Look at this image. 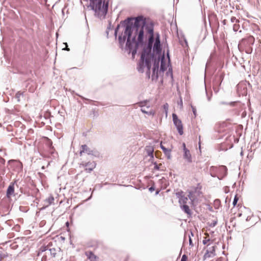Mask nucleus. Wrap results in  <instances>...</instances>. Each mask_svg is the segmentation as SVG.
<instances>
[{"mask_svg": "<svg viewBox=\"0 0 261 261\" xmlns=\"http://www.w3.org/2000/svg\"><path fill=\"white\" fill-rule=\"evenodd\" d=\"M121 23L125 29L118 37L120 45L122 47L126 39V48L129 50V53L132 52L133 57L138 48L143 46L138 70L143 72L144 63L148 70H150L151 62L153 61L152 71L154 73L159 68L162 46L160 34L156 33L154 36L153 23H147L142 15L128 17Z\"/></svg>", "mask_w": 261, "mask_h": 261, "instance_id": "f257e3e1", "label": "nucleus"}, {"mask_svg": "<svg viewBox=\"0 0 261 261\" xmlns=\"http://www.w3.org/2000/svg\"><path fill=\"white\" fill-rule=\"evenodd\" d=\"M97 0H90V6L91 7V9L94 11L95 15L96 17L100 19H104L108 12V2L104 3L101 7L98 10L97 7L98 6V3L95 4V2Z\"/></svg>", "mask_w": 261, "mask_h": 261, "instance_id": "f03ea898", "label": "nucleus"}, {"mask_svg": "<svg viewBox=\"0 0 261 261\" xmlns=\"http://www.w3.org/2000/svg\"><path fill=\"white\" fill-rule=\"evenodd\" d=\"M172 118L173 123L176 126L178 133L179 135H182L184 133V132L181 121L178 118L177 115L175 113L172 114Z\"/></svg>", "mask_w": 261, "mask_h": 261, "instance_id": "7ed1b4c3", "label": "nucleus"}, {"mask_svg": "<svg viewBox=\"0 0 261 261\" xmlns=\"http://www.w3.org/2000/svg\"><path fill=\"white\" fill-rule=\"evenodd\" d=\"M81 166H82L85 168V170L88 172H91L96 167V163L95 162H86L84 161L80 164Z\"/></svg>", "mask_w": 261, "mask_h": 261, "instance_id": "20e7f679", "label": "nucleus"}, {"mask_svg": "<svg viewBox=\"0 0 261 261\" xmlns=\"http://www.w3.org/2000/svg\"><path fill=\"white\" fill-rule=\"evenodd\" d=\"M43 252H45V254H50L52 257H55L56 255V250L55 248L48 249L46 246L41 247L38 253V255L41 254Z\"/></svg>", "mask_w": 261, "mask_h": 261, "instance_id": "39448f33", "label": "nucleus"}, {"mask_svg": "<svg viewBox=\"0 0 261 261\" xmlns=\"http://www.w3.org/2000/svg\"><path fill=\"white\" fill-rule=\"evenodd\" d=\"M15 184H17V180H15L14 181L11 182L6 192V196L7 198H10L12 196H15L14 192V186Z\"/></svg>", "mask_w": 261, "mask_h": 261, "instance_id": "423d86ee", "label": "nucleus"}, {"mask_svg": "<svg viewBox=\"0 0 261 261\" xmlns=\"http://www.w3.org/2000/svg\"><path fill=\"white\" fill-rule=\"evenodd\" d=\"M87 153L89 155H95L94 153L93 150H92L91 148L88 147L87 145H82L81 146V150L80 151V155L81 156L83 155L84 153Z\"/></svg>", "mask_w": 261, "mask_h": 261, "instance_id": "0eeeda50", "label": "nucleus"}, {"mask_svg": "<svg viewBox=\"0 0 261 261\" xmlns=\"http://www.w3.org/2000/svg\"><path fill=\"white\" fill-rule=\"evenodd\" d=\"M244 43L246 42L247 44H249V46L245 48V52L247 54H251L252 51V48L250 46V45H253L254 42V38L250 36L246 40L243 41Z\"/></svg>", "mask_w": 261, "mask_h": 261, "instance_id": "6e6552de", "label": "nucleus"}, {"mask_svg": "<svg viewBox=\"0 0 261 261\" xmlns=\"http://www.w3.org/2000/svg\"><path fill=\"white\" fill-rule=\"evenodd\" d=\"M197 191L196 189L194 191H189L188 195V198L191 200L192 203H194L197 200Z\"/></svg>", "mask_w": 261, "mask_h": 261, "instance_id": "1a4fd4ad", "label": "nucleus"}, {"mask_svg": "<svg viewBox=\"0 0 261 261\" xmlns=\"http://www.w3.org/2000/svg\"><path fill=\"white\" fill-rule=\"evenodd\" d=\"M183 158L188 163H191L192 162L191 154L189 149H185V151H184Z\"/></svg>", "mask_w": 261, "mask_h": 261, "instance_id": "9d476101", "label": "nucleus"}, {"mask_svg": "<svg viewBox=\"0 0 261 261\" xmlns=\"http://www.w3.org/2000/svg\"><path fill=\"white\" fill-rule=\"evenodd\" d=\"M161 148L164 152L165 155L167 156V159L170 160L171 158V149L166 148L163 145H162V143H161Z\"/></svg>", "mask_w": 261, "mask_h": 261, "instance_id": "9b49d317", "label": "nucleus"}, {"mask_svg": "<svg viewBox=\"0 0 261 261\" xmlns=\"http://www.w3.org/2000/svg\"><path fill=\"white\" fill-rule=\"evenodd\" d=\"M5 160L2 157H0V174L4 175L5 174Z\"/></svg>", "mask_w": 261, "mask_h": 261, "instance_id": "f8f14e48", "label": "nucleus"}, {"mask_svg": "<svg viewBox=\"0 0 261 261\" xmlns=\"http://www.w3.org/2000/svg\"><path fill=\"white\" fill-rule=\"evenodd\" d=\"M240 211H241V213H239L238 214L239 217H241L243 215L242 212H244V213H245L246 214H249L251 213L250 209L248 208H246L245 206L241 207L240 208Z\"/></svg>", "mask_w": 261, "mask_h": 261, "instance_id": "ddd939ff", "label": "nucleus"}, {"mask_svg": "<svg viewBox=\"0 0 261 261\" xmlns=\"http://www.w3.org/2000/svg\"><path fill=\"white\" fill-rule=\"evenodd\" d=\"M180 208L188 215H191V210L187 204L180 205Z\"/></svg>", "mask_w": 261, "mask_h": 261, "instance_id": "4468645a", "label": "nucleus"}, {"mask_svg": "<svg viewBox=\"0 0 261 261\" xmlns=\"http://www.w3.org/2000/svg\"><path fill=\"white\" fill-rule=\"evenodd\" d=\"M87 255L90 261H98V258L92 252H89Z\"/></svg>", "mask_w": 261, "mask_h": 261, "instance_id": "2eb2a0df", "label": "nucleus"}, {"mask_svg": "<svg viewBox=\"0 0 261 261\" xmlns=\"http://www.w3.org/2000/svg\"><path fill=\"white\" fill-rule=\"evenodd\" d=\"M146 150V152L147 153L148 155L151 158H153V151H154L153 148L151 146H149V147H147Z\"/></svg>", "mask_w": 261, "mask_h": 261, "instance_id": "dca6fc26", "label": "nucleus"}, {"mask_svg": "<svg viewBox=\"0 0 261 261\" xmlns=\"http://www.w3.org/2000/svg\"><path fill=\"white\" fill-rule=\"evenodd\" d=\"M188 198V197L184 196L180 200H179V203L180 205L187 204Z\"/></svg>", "mask_w": 261, "mask_h": 261, "instance_id": "f3484780", "label": "nucleus"}, {"mask_svg": "<svg viewBox=\"0 0 261 261\" xmlns=\"http://www.w3.org/2000/svg\"><path fill=\"white\" fill-rule=\"evenodd\" d=\"M54 201V198L53 196L50 195L48 198L46 199L45 202L47 203V205L51 204Z\"/></svg>", "mask_w": 261, "mask_h": 261, "instance_id": "a211bd4d", "label": "nucleus"}, {"mask_svg": "<svg viewBox=\"0 0 261 261\" xmlns=\"http://www.w3.org/2000/svg\"><path fill=\"white\" fill-rule=\"evenodd\" d=\"M141 111L142 113H143L144 114H146L148 115L153 116L155 114V112L152 110L148 112V111H146L145 109L142 108L141 109Z\"/></svg>", "mask_w": 261, "mask_h": 261, "instance_id": "6ab92c4d", "label": "nucleus"}, {"mask_svg": "<svg viewBox=\"0 0 261 261\" xmlns=\"http://www.w3.org/2000/svg\"><path fill=\"white\" fill-rule=\"evenodd\" d=\"M23 96V93L19 91L16 94L15 97L17 99V101H19L20 100V97Z\"/></svg>", "mask_w": 261, "mask_h": 261, "instance_id": "aec40b11", "label": "nucleus"}, {"mask_svg": "<svg viewBox=\"0 0 261 261\" xmlns=\"http://www.w3.org/2000/svg\"><path fill=\"white\" fill-rule=\"evenodd\" d=\"M215 248L216 247L214 246L210 247L208 250L210 253H211L213 256L215 255Z\"/></svg>", "mask_w": 261, "mask_h": 261, "instance_id": "412c9836", "label": "nucleus"}, {"mask_svg": "<svg viewBox=\"0 0 261 261\" xmlns=\"http://www.w3.org/2000/svg\"><path fill=\"white\" fill-rule=\"evenodd\" d=\"M220 170L224 172V176L226 175L227 169L226 166H222L220 167Z\"/></svg>", "mask_w": 261, "mask_h": 261, "instance_id": "4be33fe9", "label": "nucleus"}, {"mask_svg": "<svg viewBox=\"0 0 261 261\" xmlns=\"http://www.w3.org/2000/svg\"><path fill=\"white\" fill-rule=\"evenodd\" d=\"M176 196L179 199V200H180L185 195H184V192L181 191L176 193Z\"/></svg>", "mask_w": 261, "mask_h": 261, "instance_id": "5701e85b", "label": "nucleus"}, {"mask_svg": "<svg viewBox=\"0 0 261 261\" xmlns=\"http://www.w3.org/2000/svg\"><path fill=\"white\" fill-rule=\"evenodd\" d=\"M240 28L239 23H235L233 25V30L234 32H237Z\"/></svg>", "mask_w": 261, "mask_h": 261, "instance_id": "b1692460", "label": "nucleus"}, {"mask_svg": "<svg viewBox=\"0 0 261 261\" xmlns=\"http://www.w3.org/2000/svg\"><path fill=\"white\" fill-rule=\"evenodd\" d=\"M168 107H169V106L167 103H165L163 106V108L164 109V110L165 112L166 116L167 115V113H168Z\"/></svg>", "mask_w": 261, "mask_h": 261, "instance_id": "393cba45", "label": "nucleus"}, {"mask_svg": "<svg viewBox=\"0 0 261 261\" xmlns=\"http://www.w3.org/2000/svg\"><path fill=\"white\" fill-rule=\"evenodd\" d=\"M203 257H204V258L205 259V258L212 257L213 256H212V255L211 253H210L209 251L207 250L206 251V252L205 253Z\"/></svg>", "mask_w": 261, "mask_h": 261, "instance_id": "a878e982", "label": "nucleus"}, {"mask_svg": "<svg viewBox=\"0 0 261 261\" xmlns=\"http://www.w3.org/2000/svg\"><path fill=\"white\" fill-rule=\"evenodd\" d=\"M230 21L232 23H239L240 21L239 19H237L235 17H231L230 19Z\"/></svg>", "mask_w": 261, "mask_h": 261, "instance_id": "bb28decb", "label": "nucleus"}, {"mask_svg": "<svg viewBox=\"0 0 261 261\" xmlns=\"http://www.w3.org/2000/svg\"><path fill=\"white\" fill-rule=\"evenodd\" d=\"M103 4L105 2V0H98V6L97 7V9H99V8L101 7V5H102V3Z\"/></svg>", "mask_w": 261, "mask_h": 261, "instance_id": "cd10ccee", "label": "nucleus"}, {"mask_svg": "<svg viewBox=\"0 0 261 261\" xmlns=\"http://www.w3.org/2000/svg\"><path fill=\"white\" fill-rule=\"evenodd\" d=\"M217 223V221L216 220H213L210 224L209 226L210 227H213L216 225Z\"/></svg>", "mask_w": 261, "mask_h": 261, "instance_id": "c85d7f7f", "label": "nucleus"}, {"mask_svg": "<svg viewBox=\"0 0 261 261\" xmlns=\"http://www.w3.org/2000/svg\"><path fill=\"white\" fill-rule=\"evenodd\" d=\"M235 103H236L235 102H231L230 103H227V102H224V101H221L220 102V103L221 105H228V104H229V105H230V106H234Z\"/></svg>", "mask_w": 261, "mask_h": 261, "instance_id": "c756f323", "label": "nucleus"}, {"mask_svg": "<svg viewBox=\"0 0 261 261\" xmlns=\"http://www.w3.org/2000/svg\"><path fill=\"white\" fill-rule=\"evenodd\" d=\"M164 57L163 56L161 59V69L162 70V71H164L165 69L164 68Z\"/></svg>", "mask_w": 261, "mask_h": 261, "instance_id": "7c9ffc66", "label": "nucleus"}, {"mask_svg": "<svg viewBox=\"0 0 261 261\" xmlns=\"http://www.w3.org/2000/svg\"><path fill=\"white\" fill-rule=\"evenodd\" d=\"M48 145L50 149H53L54 147L53 146V142L51 141L48 139Z\"/></svg>", "mask_w": 261, "mask_h": 261, "instance_id": "2f4dec72", "label": "nucleus"}, {"mask_svg": "<svg viewBox=\"0 0 261 261\" xmlns=\"http://www.w3.org/2000/svg\"><path fill=\"white\" fill-rule=\"evenodd\" d=\"M238 200H239V198H238L237 196V195L235 196V197L233 199V202H232L233 206H235L237 204Z\"/></svg>", "mask_w": 261, "mask_h": 261, "instance_id": "473e14b6", "label": "nucleus"}, {"mask_svg": "<svg viewBox=\"0 0 261 261\" xmlns=\"http://www.w3.org/2000/svg\"><path fill=\"white\" fill-rule=\"evenodd\" d=\"M120 24H118L117 27L116 28V29L115 30L114 35H115V36L116 38L117 37V32H118V30H119V29L120 28Z\"/></svg>", "mask_w": 261, "mask_h": 261, "instance_id": "72a5a7b5", "label": "nucleus"}, {"mask_svg": "<svg viewBox=\"0 0 261 261\" xmlns=\"http://www.w3.org/2000/svg\"><path fill=\"white\" fill-rule=\"evenodd\" d=\"M154 169L156 170H159L160 169V166L162 165L161 164L158 165L157 163L155 162L154 163Z\"/></svg>", "mask_w": 261, "mask_h": 261, "instance_id": "f704fd0d", "label": "nucleus"}, {"mask_svg": "<svg viewBox=\"0 0 261 261\" xmlns=\"http://www.w3.org/2000/svg\"><path fill=\"white\" fill-rule=\"evenodd\" d=\"M187 255L186 254H184L181 257L180 261H187Z\"/></svg>", "mask_w": 261, "mask_h": 261, "instance_id": "c9c22d12", "label": "nucleus"}, {"mask_svg": "<svg viewBox=\"0 0 261 261\" xmlns=\"http://www.w3.org/2000/svg\"><path fill=\"white\" fill-rule=\"evenodd\" d=\"M191 108H192V111L193 112L194 115H195V116H196V108L192 106H191Z\"/></svg>", "mask_w": 261, "mask_h": 261, "instance_id": "e433bc0d", "label": "nucleus"}, {"mask_svg": "<svg viewBox=\"0 0 261 261\" xmlns=\"http://www.w3.org/2000/svg\"><path fill=\"white\" fill-rule=\"evenodd\" d=\"M112 28H113V26H112V25L111 24V22H109V25H108V26L107 27V30H112Z\"/></svg>", "mask_w": 261, "mask_h": 261, "instance_id": "4c0bfd02", "label": "nucleus"}, {"mask_svg": "<svg viewBox=\"0 0 261 261\" xmlns=\"http://www.w3.org/2000/svg\"><path fill=\"white\" fill-rule=\"evenodd\" d=\"M155 190V188L153 186H151V187H150L149 188V191L150 192H152L153 191H154Z\"/></svg>", "mask_w": 261, "mask_h": 261, "instance_id": "58836bf2", "label": "nucleus"}, {"mask_svg": "<svg viewBox=\"0 0 261 261\" xmlns=\"http://www.w3.org/2000/svg\"><path fill=\"white\" fill-rule=\"evenodd\" d=\"M209 241H210V240H209V239H208V240H206V239H205V240H203L202 241V243H203V244L204 245H205V244H207V243Z\"/></svg>", "mask_w": 261, "mask_h": 261, "instance_id": "ea45409f", "label": "nucleus"}, {"mask_svg": "<svg viewBox=\"0 0 261 261\" xmlns=\"http://www.w3.org/2000/svg\"><path fill=\"white\" fill-rule=\"evenodd\" d=\"M145 102L141 101L139 103V106L141 107H143L144 106Z\"/></svg>", "mask_w": 261, "mask_h": 261, "instance_id": "a19ab883", "label": "nucleus"}, {"mask_svg": "<svg viewBox=\"0 0 261 261\" xmlns=\"http://www.w3.org/2000/svg\"><path fill=\"white\" fill-rule=\"evenodd\" d=\"M182 147H183V151H185V149H188L186 148V144H185V143H182Z\"/></svg>", "mask_w": 261, "mask_h": 261, "instance_id": "79ce46f5", "label": "nucleus"}, {"mask_svg": "<svg viewBox=\"0 0 261 261\" xmlns=\"http://www.w3.org/2000/svg\"><path fill=\"white\" fill-rule=\"evenodd\" d=\"M189 244L190 246H193V244L192 241V239L190 237H189Z\"/></svg>", "mask_w": 261, "mask_h": 261, "instance_id": "37998d69", "label": "nucleus"}, {"mask_svg": "<svg viewBox=\"0 0 261 261\" xmlns=\"http://www.w3.org/2000/svg\"><path fill=\"white\" fill-rule=\"evenodd\" d=\"M250 220V216L249 215H248L246 218V221H248Z\"/></svg>", "mask_w": 261, "mask_h": 261, "instance_id": "c03bdc74", "label": "nucleus"}, {"mask_svg": "<svg viewBox=\"0 0 261 261\" xmlns=\"http://www.w3.org/2000/svg\"><path fill=\"white\" fill-rule=\"evenodd\" d=\"M4 256L2 253V252L0 251V261L3 258Z\"/></svg>", "mask_w": 261, "mask_h": 261, "instance_id": "a18cd8bd", "label": "nucleus"}, {"mask_svg": "<svg viewBox=\"0 0 261 261\" xmlns=\"http://www.w3.org/2000/svg\"><path fill=\"white\" fill-rule=\"evenodd\" d=\"M218 80L219 81V80H222V76H221V75L219 76L218 77Z\"/></svg>", "mask_w": 261, "mask_h": 261, "instance_id": "49530a36", "label": "nucleus"}, {"mask_svg": "<svg viewBox=\"0 0 261 261\" xmlns=\"http://www.w3.org/2000/svg\"><path fill=\"white\" fill-rule=\"evenodd\" d=\"M109 30H107V31H106V33L107 34V37H108V35H109Z\"/></svg>", "mask_w": 261, "mask_h": 261, "instance_id": "de8ad7c7", "label": "nucleus"}, {"mask_svg": "<svg viewBox=\"0 0 261 261\" xmlns=\"http://www.w3.org/2000/svg\"><path fill=\"white\" fill-rule=\"evenodd\" d=\"M159 192H160V191H159V190L156 191V193H155V194H156V195L158 194H159Z\"/></svg>", "mask_w": 261, "mask_h": 261, "instance_id": "09e8293b", "label": "nucleus"}, {"mask_svg": "<svg viewBox=\"0 0 261 261\" xmlns=\"http://www.w3.org/2000/svg\"><path fill=\"white\" fill-rule=\"evenodd\" d=\"M179 104H181V105H182V100H181V101H180V102H179Z\"/></svg>", "mask_w": 261, "mask_h": 261, "instance_id": "8fccbe9b", "label": "nucleus"}, {"mask_svg": "<svg viewBox=\"0 0 261 261\" xmlns=\"http://www.w3.org/2000/svg\"><path fill=\"white\" fill-rule=\"evenodd\" d=\"M179 104H181V105H182V100H181V101H180V102H179Z\"/></svg>", "mask_w": 261, "mask_h": 261, "instance_id": "3c124183", "label": "nucleus"}, {"mask_svg": "<svg viewBox=\"0 0 261 261\" xmlns=\"http://www.w3.org/2000/svg\"><path fill=\"white\" fill-rule=\"evenodd\" d=\"M167 57L169 58V55L168 53H167Z\"/></svg>", "mask_w": 261, "mask_h": 261, "instance_id": "603ef678", "label": "nucleus"}, {"mask_svg": "<svg viewBox=\"0 0 261 261\" xmlns=\"http://www.w3.org/2000/svg\"><path fill=\"white\" fill-rule=\"evenodd\" d=\"M67 50H69V49L68 48H66Z\"/></svg>", "mask_w": 261, "mask_h": 261, "instance_id": "864d4df0", "label": "nucleus"}, {"mask_svg": "<svg viewBox=\"0 0 261 261\" xmlns=\"http://www.w3.org/2000/svg\"><path fill=\"white\" fill-rule=\"evenodd\" d=\"M225 20H224L223 21L224 23H225Z\"/></svg>", "mask_w": 261, "mask_h": 261, "instance_id": "5fc2aeb1", "label": "nucleus"}]
</instances>
